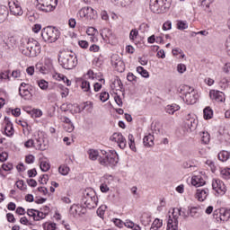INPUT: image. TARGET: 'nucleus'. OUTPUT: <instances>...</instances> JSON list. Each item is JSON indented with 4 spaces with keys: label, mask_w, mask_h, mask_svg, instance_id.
Segmentation results:
<instances>
[{
    "label": "nucleus",
    "mask_w": 230,
    "mask_h": 230,
    "mask_svg": "<svg viewBox=\"0 0 230 230\" xmlns=\"http://www.w3.org/2000/svg\"><path fill=\"white\" fill-rule=\"evenodd\" d=\"M102 156H99L98 151L94 149L88 150L89 159L96 161L98 159L102 166H116L118 164V154L116 152L102 151Z\"/></svg>",
    "instance_id": "nucleus-1"
},
{
    "label": "nucleus",
    "mask_w": 230,
    "mask_h": 230,
    "mask_svg": "<svg viewBox=\"0 0 230 230\" xmlns=\"http://www.w3.org/2000/svg\"><path fill=\"white\" fill-rule=\"evenodd\" d=\"M21 51L25 57H37L40 55V43H39L37 40L30 38L26 43H23V46L21 47Z\"/></svg>",
    "instance_id": "nucleus-2"
},
{
    "label": "nucleus",
    "mask_w": 230,
    "mask_h": 230,
    "mask_svg": "<svg viewBox=\"0 0 230 230\" xmlns=\"http://www.w3.org/2000/svg\"><path fill=\"white\" fill-rule=\"evenodd\" d=\"M58 62L64 69H74L78 64V59H76V56L70 52L63 51L59 55Z\"/></svg>",
    "instance_id": "nucleus-3"
},
{
    "label": "nucleus",
    "mask_w": 230,
    "mask_h": 230,
    "mask_svg": "<svg viewBox=\"0 0 230 230\" xmlns=\"http://www.w3.org/2000/svg\"><path fill=\"white\" fill-rule=\"evenodd\" d=\"M82 204L88 209H94V208L98 207V196H96V192L93 189L84 190Z\"/></svg>",
    "instance_id": "nucleus-4"
},
{
    "label": "nucleus",
    "mask_w": 230,
    "mask_h": 230,
    "mask_svg": "<svg viewBox=\"0 0 230 230\" xmlns=\"http://www.w3.org/2000/svg\"><path fill=\"white\" fill-rule=\"evenodd\" d=\"M41 37L44 42L53 44V42H57V40H58L60 31L55 27L48 26L42 29Z\"/></svg>",
    "instance_id": "nucleus-5"
},
{
    "label": "nucleus",
    "mask_w": 230,
    "mask_h": 230,
    "mask_svg": "<svg viewBox=\"0 0 230 230\" xmlns=\"http://www.w3.org/2000/svg\"><path fill=\"white\" fill-rule=\"evenodd\" d=\"M181 93L183 95L182 100L187 105H194L199 100V93L195 89L190 87L189 85H184L181 89Z\"/></svg>",
    "instance_id": "nucleus-6"
},
{
    "label": "nucleus",
    "mask_w": 230,
    "mask_h": 230,
    "mask_svg": "<svg viewBox=\"0 0 230 230\" xmlns=\"http://www.w3.org/2000/svg\"><path fill=\"white\" fill-rule=\"evenodd\" d=\"M172 5V0H150V10L153 13H164Z\"/></svg>",
    "instance_id": "nucleus-7"
},
{
    "label": "nucleus",
    "mask_w": 230,
    "mask_h": 230,
    "mask_svg": "<svg viewBox=\"0 0 230 230\" xmlns=\"http://www.w3.org/2000/svg\"><path fill=\"white\" fill-rule=\"evenodd\" d=\"M197 125H199V120L194 114H188L185 117L183 128L187 132H193V130H196Z\"/></svg>",
    "instance_id": "nucleus-8"
},
{
    "label": "nucleus",
    "mask_w": 230,
    "mask_h": 230,
    "mask_svg": "<svg viewBox=\"0 0 230 230\" xmlns=\"http://www.w3.org/2000/svg\"><path fill=\"white\" fill-rule=\"evenodd\" d=\"M110 140L113 143H117L118 146L121 148V150H125L127 148V139L123 137V134L115 132L110 137Z\"/></svg>",
    "instance_id": "nucleus-9"
},
{
    "label": "nucleus",
    "mask_w": 230,
    "mask_h": 230,
    "mask_svg": "<svg viewBox=\"0 0 230 230\" xmlns=\"http://www.w3.org/2000/svg\"><path fill=\"white\" fill-rule=\"evenodd\" d=\"M38 4H36L37 10H40V12H44L45 13H48V12H53L57 8V6L48 4L46 0H37Z\"/></svg>",
    "instance_id": "nucleus-10"
},
{
    "label": "nucleus",
    "mask_w": 230,
    "mask_h": 230,
    "mask_svg": "<svg viewBox=\"0 0 230 230\" xmlns=\"http://www.w3.org/2000/svg\"><path fill=\"white\" fill-rule=\"evenodd\" d=\"M212 189L217 193V195H226V191H227L226 184H224V181L220 180L212 181Z\"/></svg>",
    "instance_id": "nucleus-11"
},
{
    "label": "nucleus",
    "mask_w": 230,
    "mask_h": 230,
    "mask_svg": "<svg viewBox=\"0 0 230 230\" xmlns=\"http://www.w3.org/2000/svg\"><path fill=\"white\" fill-rule=\"evenodd\" d=\"M167 230H179V216L169 217L167 221Z\"/></svg>",
    "instance_id": "nucleus-12"
},
{
    "label": "nucleus",
    "mask_w": 230,
    "mask_h": 230,
    "mask_svg": "<svg viewBox=\"0 0 230 230\" xmlns=\"http://www.w3.org/2000/svg\"><path fill=\"white\" fill-rule=\"evenodd\" d=\"M209 96L211 100H214L215 102H226V94L220 91L211 90L209 92Z\"/></svg>",
    "instance_id": "nucleus-13"
},
{
    "label": "nucleus",
    "mask_w": 230,
    "mask_h": 230,
    "mask_svg": "<svg viewBox=\"0 0 230 230\" xmlns=\"http://www.w3.org/2000/svg\"><path fill=\"white\" fill-rule=\"evenodd\" d=\"M9 8L12 15H15L16 17L21 16L22 15V13H24L22 8L21 7L18 2H13V4L9 6Z\"/></svg>",
    "instance_id": "nucleus-14"
},
{
    "label": "nucleus",
    "mask_w": 230,
    "mask_h": 230,
    "mask_svg": "<svg viewBox=\"0 0 230 230\" xmlns=\"http://www.w3.org/2000/svg\"><path fill=\"white\" fill-rule=\"evenodd\" d=\"M209 195V190L208 189H198L196 192V197L199 202H204L205 199H208Z\"/></svg>",
    "instance_id": "nucleus-15"
},
{
    "label": "nucleus",
    "mask_w": 230,
    "mask_h": 230,
    "mask_svg": "<svg viewBox=\"0 0 230 230\" xmlns=\"http://www.w3.org/2000/svg\"><path fill=\"white\" fill-rule=\"evenodd\" d=\"M191 184L196 188H200V186H204V184H206V181L201 175H194L191 178Z\"/></svg>",
    "instance_id": "nucleus-16"
},
{
    "label": "nucleus",
    "mask_w": 230,
    "mask_h": 230,
    "mask_svg": "<svg viewBox=\"0 0 230 230\" xmlns=\"http://www.w3.org/2000/svg\"><path fill=\"white\" fill-rule=\"evenodd\" d=\"M111 63L113 67H115L119 73H123V71H125V63L123 62V60L121 59L114 60V58H112Z\"/></svg>",
    "instance_id": "nucleus-17"
},
{
    "label": "nucleus",
    "mask_w": 230,
    "mask_h": 230,
    "mask_svg": "<svg viewBox=\"0 0 230 230\" xmlns=\"http://www.w3.org/2000/svg\"><path fill=\"white\" fill-rule=\"evenodd\" d=\"M89 107L90 111H93V102H84L82 105H75V109L74 110V112L75 114H80V112H83V111H85Z\"/></svg>",
    "instance_id": "nucleus-18"
},
{
    "label": "nucleus",
    "mask_w": 230,
    "mask_h": 230,
    "mask_svg": "<svg viewBox=\"0 0 230 230\" xmlns=\"http://www.w3.org/2000/svg\"><path fill=\"white\" fill-rule=\"evenodd\" d=\"M70 213L74 216L84 215L85 213V208H83L81 205H73L70 208Z\"/></svg>",
    "instance_id": "nucleus-19"
},
{
    "label": "nucleus",
    "mask_w": 230,
    "mask_h": 230,
    "mask_svg": "<svg viewBox=\"0 0 230 230\" xmlns=\"http://www.w3.org/2000/svg\"><path fill=\"white\" fill-rule=\"evenodd\" d=\"M219 213H220V220H222V222H227V220H229L230 208H219Z\"/></svg>",
    "instance_id": "nucleus-20"
},
{
    "label": "nucleus",
    "mask_w": 230,
    "mask_h": 230,
    "mask_svg": "<svg viewBox=\"0 0 230 230\" xmlns=\"http://www.w3.org/2000/svg\"><path fill=\"white\" fill-rule=\"evenodd\" d=\"M8 7L6 5H0V24L8 19Z\"/></svg>",
    "instance_id": "nucleus-21"
},
{
    "label": "nucleus",
    "mask_w": 230,
    "mask_h": 230,
    "mask_svg": "<svg viewBox=\"0 0 230 230\" xmlns=\"http://www.w3.org/2000/svg\"><path fill=\"white\" fill-rule=\"evenodd\" d=\"M34 148H36V150L44 151L47 150L48 145L42 144V138H38L34 143Z\"/></svg>",
    "instance_id": "nucleus-22"
},
{
    "label": "nucleus",
    "mask_w": 230,
    "mask_h": 230,
    "mask_svg": "<svg viewBox=\"0 0 230 230\" xmlns=\"http://www.w3.org/2000/svg\"><path fill=\"white\" fill-rule=\"evenodd\" d=\"M181 110V106L177 104L167 105L165 111L168 114H175L177 111Z\"/></svg>",
    "instance_id": "nucleus-23"
},
{
    "label": "nucleus",
    "mask_w": 230,
    "mask_h": 230,
    "mask_svg": "<svg viewBox=\"0 0 230 230\" xmlns=\"http://www.w3.org/2000/svg\"><path fill=\"white\" fill-rule=\"evenodd\" d=\"M199 136L201 137V143H203V145H208L209 143L211 137L209 136V133L208 131L200 132Z\"/></svg>",
    "instance_id": "nucleus-24"
},
{
    "label": "nucleus",
    "mask_w": 230,
    "mask_h": 230,
    "mask_svg": "<svg viewBox=\"0 0 230 230\" xmlns=\"http://www.w3.org/2000/svg\"><path fill=\"white\" fill-rule=\"evenodd\" d=\"M144 145L145 146H154V137L152 134L144 137Z\"/></svg>",
    "instance_id": "nucleus-25"
},
{
    "label": "nucleus",
    "mask_w": 230,
    "mask_h": 230,
    "mask_svg": "<svg viewBox=\"0 0 230 230\" xmlns=\"http://www.w3.org/2000/svg\"><path fill=\"white\" fill-rule=\"evenodd\" d=\"M163 227V220L155 218L150 227V230H159Z\"/></svg>",
    "instance_id": "nucleus-26"
},
{
    "label": "nucleus",
    "mask_w": 230,
    "mask_h": 230,
    "mask_svg": "<svg viewBox=\"0 0 230 230\" xmlns=\"http://www.w3.org/2000/svg\"><path fill=\"white\" fill-rule=\"evenodd\" d=\"M44 66H45V69H47V71L49 72H51L55 69L53 67V59L49 58H45Z\"/></svg>",
    "instance_id": "nucleus-27"
},
{
    "label": "nucleus",
    "mask_w": 230,
    "mask_h": 230,
    "mask_svg": "<svg viewBox=\"0 0 230 230\" xmlns=\"http://www.w3.org/2000/svg\"><path fill=\"white\" fill-rule=\"evenodd\" d=\"M101 36L102 37L103 40H105V39H110L112 37V31H111L109 28H104L101 30Z\"/></svg>",
    "instance_id": "nucleus-28"
},
{
    "label": "nucleus",
    "mask_w": 230,
    "mask_h": 230,
    "mask_svg": "<svg viewBox=\"0 0 230 230\" xmlns=\"http://www.w3.org/2000/svg\"><path fill=\"white\" fill-rule=\"evenodd\" d=\"M219 134L223 136L222 139H225V141L228 142L230 141V128H226L223 129V131H219Z\"/></svg>",
    "instance_id": "nucleus-29"
},
{
    "label": "nucleus",
    "mask_w": 230,
    "mask_h": 230,
    "mask_svg": "<svg viewBox=\"0 0 230 230\" xmlns=\"http://www.w3.org/2000/svg\"><path fill=\"white\" fill-rule=\"evenodd\" d=\"M230 157V154L227 151H221L218 154V159L219 161H221L222 163H226V161H227Z\"/></svg>",
    "instance_id": "nucleus-30"
},
{
    "label": "nucleus",
    "mask_w": 230,
    "mask_h": 230,
    "mask_svg": "<svg viewBox=\"0 0 230 230\" xmlns=\"http://www.w3.org/2000/svg\"><path fill=\"white\" fill-rule=\"evenodd\" d=\"M89 12H93L92 7H84L78 12V14L80 17H85L87 19V15H89Z\"/></svg>",
    "instance_id": "nucleus-31"
},
{
    "label": "nucleus",
    "mask_w": 230,
    "mask_h": 230,
    "mask_svg": "<svg viewBox=\"0 0 230 230\" xmlns=\"http://www.w3.org/2000/svg\"><path fill=\"white\" fill-rule=\"evenodd\" d=\"M204 119H211L213 118V110L210 107H207L203 110Z\"/></svg>",
    "instance_id": "nucleus-32"
},
{
    "label": "nucleus",
    "mask_w": 230,
    "mask_h": 230,
    "mask_svg": "<svg viewBox=\"0 0 230 230\" xmlns=\"http://www.w3.org/2000/svg\"><path fill=\"white\" fill-rule=\"evenodd\" d=\"M81 89L84 93H91V83L85 80L82 81Z\"/></svg>",
    "instance_id": "nucleus-33"
},
{
    "label": "nucleus",
    "mask_w": 230,
    "mask_h": 230,
    "mask_svg": "<svg viewBox=\"0 0 230 230\" xmlns=\"http://www.w3.org/2000/svg\"><path fill=\"white\" fill-rule=\"evenodd\" d=\"M70 170H71V169H69V166H67V165H66V164H63V165H60V166H59V168H58V172H59L61 175H68Z\"/></svg>",
    "instance_id": "nucleus-34"
},
{
    "label": "nucleus",
    "mask_w": 230,
    "mask_h": 230,
    "mask_svg": "<svg viewBox=\"0 0 230 230\" xmlns=\"http://www.w3.org/2000/svg\"><path fill=\"white\" fill-rule=\"evenodd\" d=\"M137 72L138 73V75H141V76H143L144 78H148V76H150L148 71H146V69H145L143 66H137Z\"/></svg>",
    "instance_id": "nucleus-35"
},
{
    "label": "nucleus",
    "mask_w": 230,
    "mask_h": 230,
    "mask_svg": "<svg viewBox=\"0 0 230 230\" xmlns=\"http://www.w3.org/2000/svg\"><path fill=\"white\" fill-rule=\"evenodd\" d=\"M177 213L180 217H183V218H188V215L184 210H182V208H174L172 212V217H173V215H176L177 217Z\"/></svg>",
    "instance_id": "nucleus-36"
},
{
    "label": "nucleus",
    "mask_w": 230,
    "mask_h": 230,
    "mask_svg": "<svg viewBox=\"0 0 230 230\" xmlns=\"http://www.w3.org/2000/svg\"><path fill=\"white\" fill-rule=\"evenodd\" d=\"M40 168L41 172H49V168H51V165L49 164V162L41 161Z\"/></svg>",
    "instance_id": "nucleus-37"
},
{
    "label": "nucleus",
    "mask_w": 230,
    "mask_h": 230,
    "mask_svg": "<svg viewBox=\"0 0 230 230\" xmlns=\"http://www.w3.org/2000/svg\"><path fill=\"white\" fill-rule=\"evenodd\" d=\"M46 213L36 210V216L34 217V221L39 222L40 220H44L46 218Z\"/></svg>",
    "instance_id": "nucleus-38"
},
{
    "label": "nucleus",
    "mask_w": 230,
    "mask_h": 230,
    "mask_svg": "<svg viewBox=\"0 0 230 230\" xmlns=\"http://www.w3.org/2000/svg\"><path fill=\"white\" fill-rule=\"evenodd\" d=\"M28 112L31 115L32 118H40L42 116V111H40V109H33L32 111Z\"/></svg>",
    "instance_id": "nucleus-39"
},
{
    "label": "nucleus",
    "mask_w": 230,
    "mask_h": 230,
    "mask_svg": "<svg viewBox=\"0 0 230 230\" xmlns=\"http://www.w3.org/2000/svg\"><path fill=\"white\" fill-rule=\"evenodd\" d=\"M113 89H116V91H119L123 87V83H121L120 79H115L112 83Z\"/></svg>",
    "instance_id": "nucleus-40"
},
{
    "label": "nucleus",
    "mask_w": 230,
    "mask_h": 230,
    "mask_svg": "<svg viewBox=\"0 0 230 230\" xmlns=\"http://www.w3.org/2000/svg\"><path fill=\"white\" fill-rule=\"evenodd\" d=\"M4 132L8 137H12V136H13V132H14L13 125L5 126Z\"/></svg>",
    "instance_id": "nucleus-41"
},
{
    "label": "nucleus",
    "mask_w": 230,
    "mask_h": 230,
    "mask_svg": "<svg viewBox=\"0 0 230 230\" xmlns=\"http://www.w3.org/2000/svg\"><path fill=\"white\" fill-rule=\"evenodd\" d=\"M190 215L192 218H199L200 217V212L198 208H191L190 210Z\"/></svg>",
    "instance_id": "nucleus-42"
},
{
    "label": "nucleus",
    "mask_w": 230,
    "mask_h": 230,
    "mask_svg": "<svg viewBox=\"0 0 230 230\" xmlns=\"http://www.w3.org/2000/svg\"><path fill=\"white\" fill-rule=\"evenodd\" d=\"M107 210V206L102 205L98 209H97V215L100 217V218H103L105 216V211Z\"/></svg>",
    "instance_id": "nucleus-43"
},
{
    "label": "nucleus",
    "mask_w": 230,
    "mask_h": 230,
    "mask_svg": "<svg viewBox=\"0 0 230 230\" xmlns=\"http://www.w3.org/2000/svg\"><path fill=\"white\" fill-rule=\"evenodd\" d=\"M221 177H222V179L228 181V179H230V169L221 170Z\"/></svg>",
    "instance_id": "nucleus-44"
},
{
    "label": "nucleus",
    "mask_w": 230,
    "mask_h": 230,
    "mask_svg": "<svg viewBox=\"0 0 230 230\" xmlns=\"http://www.w3.org/2000/svg\"><path fill=\"white\" fill-rule=\"evenodd\" d=\"M38 85L40 88L42 89V91H46V89H48V87H49V83L46 80L41 79V80L38 81Z\"/></svg>",
    "instance_id": "nucleus-45"
},
{
    "label": "nucleus",
    "mask_w": 230,
    "mask_h": 230,
    "mask_svg": "<svg viewBox=\"0 0 230 230\" xmlns=\"http://www.w3.org/2000/svg\"><path fill=\"white\" fill-rule=\"evenodd\" d=\"M19 94L22 98H26V96H30V90L26 88H19Z\"/></svg>",
    "instance_id": "nucleus-46"
},
{
    "label": "nucleus",
    "mask_w": 230,
    "mask_h": 230,
    "mask_svg": "<svg viewBox=\"0 0 230 230\" xmlns=\"http://www.w3.org/2000/svg\"><path fill=\"white\" fill-rule=\"evenodd\" d=\"M137 35H139V31H137V29L131 30V31L129 33L130 40H135L137 38Z\"/></svg>",
    "instance_id": "nucleus-47"
},
{
    "label": "nucleus",
    "mask_w": 230,
    "mask_h": 230,
    "mask_svg": "<svg viewBox=\"0 0 230 230\" xmlns=\"http://www.w3.org/2000/svg\"><path fill=\"white\" fill-rule=\"evenodd\" d=\"M36 69H38L40 71V73H42V75H46L48 73H49V71L48 69H46L45 65H36Z\"/></svg>",
    "instance_id": "nucleus-48"
},
{
    "label": "nucleus",
    "mask_w": 230,
    "mask_h": 230,
    "mask_svg": "<svg viewBox=\"0 0 230 230\" xmlns=\"http://www.w3.org/2000/svg\"><path fill=\"white\" fill-rule=\"evenodd\" d=\"M178 30H187L188 23L186 22L179 21L177 23Z\"/></svg>",
    "instance_id": "nucleus-49"
},
{
    "label": "nucleus",
    "mask_w": 230,
    "mask_h": 230,
    "mask_svg": "<svg viewBox=\"0 0 230 230\" xmlns=\"http://www.w3.org/2000/svg\"><path fill=\"white\" fill-rule=\"evenodd\" d=\"M134 0H120V6L122 8H127V6H130Z\"/></svg>",
    "instance_id": "nucleus-50"
},
{
    "label": "nucleus",
    "mask_w": 230,
    "mask_h": 230,
    "mask_svg": "<svg viewBox=\"0 0 230 230\" xmlns=\"http://www.w3.org/2000/svg\"><path fill=\"white\" fill-rule=\"evenodd\" d=\"M213 218H215V220H217V222H222V219H220V208L216 209L213 212Z\"/></svg>",
    "instance_id": "nucleus-51"
},
{
    "label": "nucleus",
    "mask_w": 230,
    "mask_h": 230,
    "mask_svg": "<svg viewBox=\"0 0 230 230\" xmlns=\"http://www.w3.org/2000/svg\"><path fill=\"white\" fill-rule=\"evenodd\" d=\"M49 180V176L48 174H43L39 182L40 184H48V181Z\"/></svg>",
    "instance_id": "nucleus-52"
},
{
    "label": "nucleus",
    "mask_w": 230,
    "mask_h": 230,
    "mask_svg": "<svg viewBox=\"0 0 230 230\" xmlns=\"http://www.w3.org/2000/svg\"><path fill=\"white\" fill-rule=\"evenodd\" d=\"M2 169L4 172H10V171L13 170V164H2Z\"/></svg>",
    "instance_id": "nucleus-53"
},
{
    "label": "nucleus",
    "mask_w": 230,
    "mask_h": 230,
    "mask_svg": "<svg viewBox=\"0 0 230 230\" xmlns=\"http://www.w3.org/2000/svg\"><path fill=\"white\" fill-rule=\"evenodd\" d=\"M101 102H107V100H109V93L107 92H102L100 96H99Z\"/></svg>",
    "instance_id": "nucleus-54"
},
{
    "label": "nucleus",
    "mask_w": 230,
    "mask_h": 230,
    "mask_svg": "<svg viewBox=\"0 0 230 230\" xmlns=\"http://www.w3.org/2000/svg\"><path fill=\"white\" fill-rule=\"evenodd\" d=\"M220 85L222 87V89H226L227 87V85H229V79L224 77L221 79L220 81Z\"/></svg>",
    "instance_id": "nucleus-55"
},
{
    "label": "nucleus",
    "mask_w": 230,
    "mask_h": 230,
    "mask_svg": "<svg viewBox=\"0 0 230 230\" xmlns=\"http://www.w3.org/2000/svg\"><path fill=\"white\" fill-rule=\"evenodd\" d=\"M37 209H33V208H28L27 209V215L28 217H32L33 220H35V217L37 215Z\"/></svg>",
    "instance_id": "nucleus-56"
},
{
    "label": "nucleus",
    "mask_w": 230,
    "mask_h": 230,
    "mask_svg": "<svg viewBox=\"0 0 230 230\" xmlns=\"http://www.w3.org/2000/svg\"><path fill=\"white\" fill-rule=\"evenodd\" d=\"M25 163H27V164H31L35 163V156H33L32 155H27L25 157Z\"/></svg>",
    "instance_id": "nucleus-57"
},
{
    "label": "nucleus",
    "mask_w": 230,
    "mask_h": 230,
    "mask_svg": "<svg viewBox=\"0 0 230 230\" xmlns=\"http://www.w3.org/2000/svg\"><path fill=\"white\" fill-rule=\"evenodd\" d=\"M78 45L83 49H87L89 48V42H87V40H79Z\"/></svg>",
    "instance_id": "nucleus-58"
},
{
    "label": "nucleus",
    "mask_w": 230,
    "mask_h": 230,
    "mask_svg": "<svg viewBox=\"0 0 230 230\" xmlns=\"http://www.w3.org/2000/svg\"><path fill=\"white\" fill-rule=\"evenodd\" d=\"M6 218H7V221L10 222L11 224H15V217L13 216V214L7 213Z\"/></svg>",
    "instance_id": "nucleus-59"
},
{
    "label": "nucleus",
    "mask_w": 230,
    "mask_h": 230,
    "mask_svg": "<svg viewBox=\"0 0 230 230\" xmlns=\"http://www.w3.org/2000/svg\"><path fill=\"white\" fill-rule=\"evenodd\" d=\"M127 80L128 81V82H137V77L136 76V75H134V74H132V73H128V75H127Z\"/></svg>",
    "instance_id": "nucleus-60"
},
{
    "label": "nucleus",
    "mask_w": 230,
    "mask_h": 230,
    "mask_svg": "<svg viewBox=\"0 0 230 230\" xmlns=\"http://www.w3.org/2000/svg\"><path fill=\"white\" fill-rule=\"evenodd\" d=\"M8 160V153L3 152L0 154V163H4V161Z\"/></svg>",
    "instance_id": "nucleus-61"
},
{
    "label": "nucleus",
    "mask_w": 230,
    "mask_h": 230,
    "mask_svg": "<svg viewBox=\"0 0 230 230\" xmlns=\"http://www.w3.org/2000/svg\"><path fill=\"white\" fill-rule=\"evenodd\" d=\"M113 224H115L117 227H123V226H125V223H123L121 219H118V218L113 219Z\"/></svg>",
    "instance_id": "nucleus-62"
},
{
    "label": "nucleus",
    "mask_w": 230,
    "mask_h": 230,
    "mask_svg": "<svg viewBox=\"0 0 230 230\" xmlns=\"http://www.w3.org/2000/svg\"><path fill=\"white\" fill-rule=\"evenodd\" d=\"M58 78H61V80L64 81L65 84H66V85H71V80H69L66 75H59Z\"/></svg>",
    "instance_id": "nucleus-63"
},
{
    "label": "nucleus",
    "mask_w": 230,
    "mask_h": 230,
    "mask_svg": "<svg viewBox=\"0 0 230 230\" xmlns=\"http://www.w3.org/2000/svg\"><path fill=\"white\" fill-rule=\"evenodd\" d=\"M178 73H184L186 71V65L179 64L177 66Z\"/></svg>",
    "instance_id": "nucleus-64"
}]
</instances>
